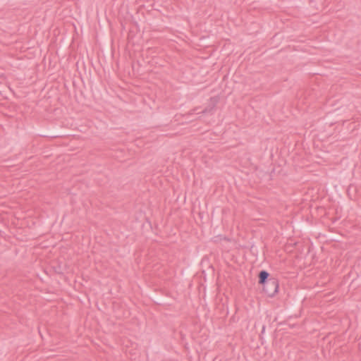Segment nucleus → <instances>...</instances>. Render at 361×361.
Wrapping results in <instances>:
<instances>
[{
	"label": "nucleus",
	"mask_w": 361,
	"mask_h": 361,
	"mask_svg": "<svg viewBox=\"0 0 361 361\" xmlns=\"http://www.w3.org/2000/svg\"><path fill=\"white\" fill-rule=\"evenodd\" d=\"M269 274L266 271H262L259 274V283L262 287V290L267 293H268L270 296L274 295L278 292L279 284L278 282L275 280H271L270 281L271 284L273 286L274 289L271 292H269L266 287V281L268 279Z\"/></svg>",
	"instance_id": "obj_1"
}]
</instances>
